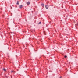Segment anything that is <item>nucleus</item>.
I'll use <instances>...</instances> for the list:
<instances>
[{
	"instance_id": "nucleus-1",
	"label": "nucleus",
	"mask_w": 78,
	"mask_h": 78,
	"mask_svg": "<svg viewBox=\"0 0 78 78\" xmlns=\"http://www.w3.org/2000/svg\"><path fill=\"white\" fill-rule=\"evenodd\" d=\"M45 8H46V9H48V5H46L45 6Z\"/></svg>"
},
{
	"instance_id": "nucleus-8",
	"label": "nucleus",
	"mask_w": 78,
	"mask_h": 78,
	"mask_svg": "<svg viewBox=\"0 0 78 78\" xmlns=\"http://www.w3.org/2000/svg\"><path fill=\"white\" fill-rule=\"evenodd\" d=\"M64 57H65V58H67V56L65 55V56Z\"/></svg>"
},
{
	"instance_id": "nucleus-12",
	"label": "nucleus",
	"mask_w": 78,
	"mask_h": 78,
	"mask_svg": "<svg viewBox=\"0 0 78 78\" xmlns=\"http://www.w3.org/2000/svg\"><path fill=\"white\" fill-rule=\"evenodd\" d=\"M59 78H61V77H60Z\"/></svg>"
},
{
	"instance_id": "nucleus-11",
	"label": "nucleus",
	"mask_w": 78,
	"mask_h": 78,
	"mask_svg": "<svg viewBox=\"0 0 78 78\" xmlns=\"http://www.w3.org/2000/svg\"><path fill=\"white\" fill-rule=\"evenodd\" d=\"M77 26H78V24H77Z\"/></svg>"
},
{
	"instance_id": "nucleus-10",
	"label": "nucleus",
	"mask_w": 78,
	"mask_h": 78,
	"mask_svg": "<svg viewBox=\"0 0 78 78\" xmlns=\"http://www.w3.org/2000/svg\"><path fill=\"white\" fill-rule=\"evenodd\" d=\"M11 78H12V76H11Z\"/></svg>"
},
{
	"instance_id": "nucleus-6",
	"label": "nucleus",
	"mask_w": 78,
	"mask_h": 78,
	"mask_svg": "<svg viewBox=\"0 0 78 78\" xmlns=\"http://www.w3.org/2000/svg\"><path fill=\"white\" fill-rule=\"evenodd\" d=\"M18 2L16 4L17 5H19V1H17Z\"/></svg>"
},
{
	"instance_id": "nucleus-9",
	"label": "nucleus",
	"mask_w": 78,
	"mask_h": 78,
	"mask_svg": "<svg viewBox=\"0 0 78 78\" xmlns=\"http://www.w3.org/2000/svg\"><path fill=\"white\" fill-rule=\"evenodd\" d=\"M41 22H39V23H38V24H41Z\"/></svg>"
},
{
	"instance_id": "nucleus-7",
	"label": "nucleus",
	"mask_w": 78,
	"mask_h": 78,
	"mask_svg": "<svg viewBox=\"0 0 78 78\" xmlns=\"http://www.w3.org/2000/svg\"><path fill=\"white\" fill-rule=\"evenodd\" d=\"M11 72L14 73V72H15V71H12Z\"/></svg>"
},
{
	"instance_id": "nucleus-3",
	"label": "nucleus",
	"mask_w": 78,
	"mask_h": 78,
	"mask_svg": "<svg viewBox=\"0 0 78 78\" xmlns=\"http://www.w3.org/2000/svg\"><path fill=\"white\" fill-rule=\"evenodd\" d=\"M27 5H30V3L29 2H27Z\"/></svg>"
},
{
	"instance_id": "nucleus-5",
	"label": "nucleus",
	"mask_w": 78,
	"mask_h": 78,
	"mask_svg": "<svg viewBox=\"0 0 78 78\" xmlns=\"http://www.w3.org/2000/svg\"><path fill=\"white\" fill-rule=\"evenodd\" d=\"M3 70H4V71H5H5H6V69H5V68H4L3 69Z\"/></svg>"
},
{
	"instance_id": "nucleus-4",
	"label": "nucleus",
	"mask_w": 78,
	"mask_h": 78,
	"mask_svg": "<svg viewBox=\"0 0 78 78\" xmlns=\"http://www.w3.org/2000/svg\"><path fill=\"white\" fill-rule=\"evenodd\" d=\"M41 6H44V4H41Z\"/></svg>"
},
{
	"instance_id": "nucleus-2",
	"label": "nucleus",
	"mask_w": 78,
	"mask_h": 78,
	"mask_svg": "<svg viewBox=\"0 0 78 78\" xmlns=\"http://www.w3.org/2000/svg\"><path fill=\"white\" fill-rule=\"evenodd\" d=\"M22 7H23V5H22L19 6L20 8H22Z\"/></svg>"
}]
</instances>
